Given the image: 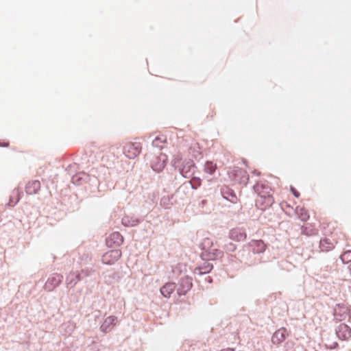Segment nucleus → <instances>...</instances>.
Segmentation results:
<instances>
[{
    "instance_id": "nucleus-1",
    "label": "nucleus",
    "mask_w": 351,
    "mask_h": 351,
    "mask_svg": "<svg viewBox=\"0 0 351 351\" xmlns=\"http://www.w3.org/2000/svg\"><path fill=\"white\" fill-rule=\"evenodd\" d=\"M231 258H234L236 260L245 265H251L255 263V258L254 254L251 252L250 247L243 246L242 249L239 250L234 254H231Z\"/></svg>"
},
{
    "instance_id": "nucleus-2",
    "label": "nucleus",
    "mask_w": 351,
    "mask_h": 351,
    "mask_svg": "<svg viewBox=\"0 0 351 351\" xmlns=\"http://www.w3.org/2000/svg\"><path fill=\"white\" fill-rule=\"evenodd\" d=\"M142 145L140 142H127L123 146V154L130 159L135 158L141 152Z\"/></svg>"
},
{
    "instance_id": "nucleus-3",
    "label": "nucleus",
    "mask_w": 351,
    "mask_h": 351,
    "mask_svg": "<svg viewBox=\"0 0 351 351\" xmlns=\"http://www.w3.org/2000/svg\"><path fill=\"white\" fill-rule=\"evenodd\" d=\"M64 277L58 273H53L48 277L45 285L44 289L47 291H54L62 282Z\"/></svg>"
},
{
    "instance_id": "nucleus-4",
    "label": "nucleus",
    "mask_w": 351,
    "mask_h": 351,
    "mask_svg": "<svg viewBox=\"0 0 351 351\" xmlns=\"http://www.w3.org/2000/svg\"><path fill=\"white\" fill-rule=\"evenodd\" d=\"M253 190L257 193L258 197L267 198V196H273L271 194L272 188L266 180L258 181L253 186Z\"/></svg>"
},
{
    "instance_id": "nucleus-5",
    "label": "nucleus",
    "mask_w": 351,
    "mask_h": 351,
    "mask_svg": "<svg viewBox=\"0 0 351 351\" xmlns=\"http://www.w3.org/2000/svg\"><path fill=\"white\" fill-rule=\"evenodd\" d=\"M193 279L189 276L182 277L177 285V293L179 296L184 295L193 287Z\"/></svg>"
},
{
    "instance_id": "nucleus-6",
    "label": "nucleus",
    "mask_w": 351,
    "mask_h": 351,
    "mask_svg": "<svg viewBox=\"0 0 351 351\" xmlns=\"http://www.w3.org/2000/svg\"><path fill=\"white\" fill-rule=\"evenodd\" d=\"M121 251L119 249L109 250L101 256V262L104 265H112L121 258Z\"/></svg>"
},
{
    "instance_id": "nucleus-7",
    "label": "nucleus",
    "mask_w": 351,
    "mask_h": 351,
    "mask_svg": "<svg viewBox=\"0 0 351 351\" xmlns=\"http://www.w3.org/2000/svg\"><path fill=\"white\" fill-rule=\"evenodd\" d=\"M123 241L124 238L120 232H114L106 239V244L109 248L117 249L123 244Z\"/></svg>"
},
{
    "instance_id": "nucleus-8",
    "label": "nucleus",
    "mask_w": 351,
    "mask_h": 351,
    "mask_svg": "<svg viewBox=\"0 0 351 351\" xmlns=\"http://www.w3.org/2000/svg\"><path fill=\"white\" fill-rule=\"evenodd\" d=\"M223 255V252L218 248L214 247V245L209 250L202 252L201 258L204 261H215L221 258Z\"/></svg>"
},
{
    "instance_id": "nucleus-9",
    "label": "nucleus",
    "mask_w": 351,
    "mask_h": 351,
    "mask_svg": "<svg viewBox=\"0 0 351 351\" xmlns=\"http://www.w3.org/2000/svg\"><path fill=\"white\" fill-rule=\"evenodd\" d=\"M71 181L75 186H80L85 182H91L95 186L101 190V181L98 177H71Z\"/></svg>"
},
{
    "instance_id": "nucleus-10",
    "label": "nucleus",
    "mask_w": 351,
    "mask_h": 351,
    "mask_svg": "<svg viewBox=\"0 0 351 351\" xmlns=\"http://www.w3.org/2000/svg\"><path fill=\"white\" fill-rule=\"evenodd\" d=\"M289 337V332L285 327L276 330L272 335L271 342L273 344L279 345Z\"/></svg>"
},
{
    "instance_id": "nucleus-11",
    "label": "nucleus",
    "mask_w": 351,
    "mask_h": 351,
    "mask_svg": "<svg viewBox=\"0 0 351 351\" xmlns=\"http://www.w3.org/2000/svg\"><path fill=\"white\" fill-rule=\"evenodd\" d=\"M117 321V317L115 315H110L107 317L100 326V331L104 334L110 332L112 328L116 325Z\"/></svg>"
},
{
    "instance_id": "nucleus-12",
    "label": "nucleus",
    "mask_w": 351,
    "mask_h": 351,
    "mask_svg": "<svg viewBox=\"0 0 351 351\" xmlns=\"http://www.w3.org/2000/svg\"><path fill=\"white\" fill-rule=\"evenodd\" d=\"M167 160V155L160 152L158 158H156L155 159L152 160L151 165L152 168L156 173H159L165 167Z\"/></svg>"
},
{
    "instance_id": "nucleus-13",
    "label": "nucleus",
    "mask_w": 351,
    "mask_h": 351,
    "mask_svg": "<svg viewBox=\"0 0 351 351\" xmlns=\"http://www.w3.org/2000/svg\"><path fill=\"white\" fill-rule=\"evenodd\" d=\"M335 334L339 339L347 340L351 337V328L346 324H341L336 328Z\"/></svg>"
},
{
    "instance_id": "nucleus-14",
    "label": "nucleus",
    "mask_w": 351,
    "mask_h": 351,
    "mask_svg": "<svg viewBox=\"0 0 351 351\" xmlns=\"http://www.w3.org/2000/svg\"><path fill=\"white\" fill-rule=\"evenodd\" d=\"M247 247H250L251 252L254 255L263 253L267 248V245L263 240H252L249 243Z\"/></svg>"
},
{
    "instance_id": "nucleus-15",
    "label": "nucleus",
    "mask_w": 351,
    "mask_h": 351,
    "mask_svg": "<svg viewBox=\"0 0 351 351\" xmlns=\"http://www.w3.org/2000/svg\"><path fill=\"white\" fill-rule=\"evenodd\" d=\"M229 237L230 239L237 242L243 241L247 238V234L244 229L236 228L230 231Z\"/></svg>"
},
{
    "instance_id": "nucleus-16",
    "label": "nucleus",
    "mask_w": 351,
    "mask_h": 351,
    "mask_svg": "<svg viewBox=\"0 0 351 351\" xmlns=\"http://www.w3.org/2000/svg\"><path fill=\"white\" fill-rule=\"evenodd\" d=\"M141 221V219L134 215H125L121 219L122 224L125 227L137 226Z\"/></svg>"
},
{
    "instance_id": "nucleus-17",
    "label": "nucleus",
    "mask_w": 351,
    "mask_h": 351,
    "mask_svg": "<svg viewBox=\"0 0 351 351\" xmlns=\"http://www.w3.org/2000/svg\"><path fill=\"white\" fill-rule=\"evenodd\" d=\"M208 261H205L204 263L197 267L194 270L195 275L202 276L211 271L213 269V265Z\"/></svg>"
},
{
    "instance_id": "nucleus-18",
    "label": "nucleus",
    "mask_w": 351,
    "mask_h": 351,
    "mask_svg": "<svg viewBox=\"0 0 351 351\" xmlns=\"http://www.w3.org/2000/svg\"><path fill=\"white\" fill-rule=\"evenodd\" d=\"M80 281H81L80 275H78L77 272L71 271L66 278V287L71 289Z\"/></svg>"
},
{
    "instance_id": "nucleus-19",
    "label": "nucleus",
    "mask_w": 351,
    "mask_h": 351,
    "mask_svg": "<svg viewBox=\"0 0 351 351\" xmlns=\"http://www.w3.org/2000/svg\"><path fill=\"white\" fill-rule=\"evenodd\" d=\"M221 193L222 197L228 201L234 203L236 202L237 197L234 190L229 188L228 186H223L221 189Z\"/></svg>"
},
{
    "instance_id": "nucleus-20",
    "label": "nucleus",
    "mask_w": 351,
    "mask_h": 351,
    "mask_svg": "<svg viewBox=\"0 0 351 351\" xmlns=\"http://www.w3.org/2000/svg\"><path fill=\"white\" fill-rule=\"evenodd\" d=\"M274 203V198L273 196H267V197L265 199L259 197L256 200V206L258 208L263 210L267 207H271Z\"/></svg>"
},
{
    "instance_id": "nucleus-21",
    "label": "nucleus",
    "mask_w": 351,
    "mask_h": 351,
    "mask_svg": "<svg viewBox=\"0 0 351 351\" xmlns=\"http://www.w3.org/2000/svg\"><path fill=\"white\" fill-rule=\"evenodd\" d=\"M40 189V182L35 180L28 182L25 185V192L28 195H34L38 193Z\"/></svg>"
},
{
    "instance_id": "nucleus-22",
    "label": "nucleus",
    "mask_w": 351,
    "mask_h": 351,
    "mask_svg": "<svg viewBox=\"0 0 351 351\" xmlns=\"http://www.w3.org/2000/svg\"><path fill=\"white\" fill-rule=\"evenodd\" d=\"M21 192L19 191V189H14L12 191V193L9 197V201L5 204V206L6 207H14V206H16L17 204V203L21 199Z\"/></svg>"
},
{
    "instance_id": "nucleus-23",
    "label": "nucleus",
    "mask_w": 351,
    "mask_h": 351,
    "mask_svg": "<svg viewBox=\"0 0 351 351\" xmlns=\"http://www.w3.org/2000/svg\"><path fill=\"white\" fill-rule=\"evenodd\" d=\"M177 285L174 282H168L164 285L160 289V292L165 298H169L176 289Z\"/></svg>"
},
{
    "instance_id": "nucleus-24",
    "label": "nucleus",
    "mask_w": 351,
    "mask_h": 351,
    "mask_svg": "<svg viewBox=\"0 0 351 351\" xmlns=\"http://www.w3.org/2000/svg\"><path fill=\"white\" fill-rule=\"evenodd\" d=\"M335 308L333 315L337 319L342 320L347 315V308L343 304H337Z\"/></svg>"
},
{
    "instance_id": "nucleus-25",
    "label": "nucleus",
    "mask_w": 351,
    "mask_h": 351,
    "mask_svg": "<svg viewBox=\"0 0 351 351\" xmlns=\"http://www.w3.org/2000/svg\"><path fill=\"white\" fill-rule=\"evenodd\" d=\"M212 202L206 199H202L198 202L197 207L204 213H210L212 210Z\"/></svg>"
},
{
    "instance_id": "nucleus-26",
    "label": "nucleus",
    "mask_w": 351,
    "mask_h": 351,
    "mask_svg": "<svg viewBox=\"0 0 351 351\" xmlns=\"http://www.w3.org/2000/svg\"><path fill=\"white\" fill-rule=\"evenodd\" d=\"M174 197V195L163 196L160 199V204L162 207L165 209L170 208L175 203L173 200Z\"/></svg>"
},
{
    "instance_id": "nucleus-27",
    "label": "nucleus",
    "mask_w": 351,
    "mask_h": 351,
    "mask_svg": "<svg viewBox=\"0 0 351 351\" xmlns=\"http://www.w3.org/2000/svg\"><path fill=\"white\" fill-rule=\"evenodd\" d=\"M295 213L298 215L299 219L302 221H306L309 219V214L308 210L304 207L297 206Z\"/></svg>"
},
{
    "instance_id": "nucleus-28",
    "label": "nucleus",
    "mask_w": 351,
    "mask_h": 351,
    "mask_svg": "<svg viewBox=\"0 0 351 351\" xmlns=\"http://www.w3.org/2000/svg\"><path fill=\"white\" fill-rule=\"evenodd\" d=\"M184 178H189V177H184ZM191 179L188 182L184 183V185L189 184L193 189H198L202 184V180L200 177H191Z\"/></svg>"
},
{
    "instance_id": "nucleus-29",
    "label": "nucleus",
    "mask_w": 351,
    "mask_h": 351,
    "mask_svg": "<svg viewBox=\"0 0 351 351\" xmlns=\"http://www.w3.org/2000/svg\"><path fill=\"white\" fill-rule=\"evenodd\" d=\"M319 247L322 251H329L334 247V245L329 239L324 238L319 241Z\"/></svg>"
},
{
    "instance_id": "nucleus-30",
    "label": "nucleus",
    "mask_w": 351,
    "mask_h": 351,
    "mask_svg": "<svg viewBox=\"0 0 351 351\" xmlns=\"http://www.w3.org/2000/svg\"><path fill=\"white\" fill-rule=\"evenodd\" d=\"M213 245V241L210 239L205 238L199 244V248L202 252H204L206 250H209Z\"/></svg>"
},
{
    "instance_id": "nucleus-31",
    "label": "nucleus",
    "mask_w": 351,
    "mask_h": 351,
    "mask_svg": "<svg viewBox=\"0 0 351 351\" xmlns=\"http://www.w3.org/2000/svg\"><path fill=\"white\" fill-rule=\"evenodd\" d=\"M167 137L164 135L157 136L153 141L152 144L155 147H162V144L166 143Z\"/></svg>"
},
{
    "instance_id": "nucleus-32",
    "label": "nucleus",
    "mask_w": 351,
    "mask_h": 351,
    "mask_svg": "<svg viewBox=\"0 0 351 351\" xmlns=\"http://www.w3.org/2000/svg\"><path fill=\"white\" fill-rule=\"evenodd\" d=\"M76 272L78 275H80V280H82L84 278L90 276L94 272V270L92 268L86 267L82 269L80 272Z\"/></svg>"
},
{
    "instance_id": "nucleus-33",
    "label": "nucleus",
    "mask_w": 351,
    "mask_h": 351,
    "mask_svg": "<svg viewBox=\"0 0 351 351\" xmlns=\"http://www.w3.org/2000/svg\"><path fill=\"white\" fill-rule=\"evenodd\" d=\"M216 169V165L212 162H207L205 164V172L208 174L214 173Z\"/></svg>"
},
{
    "instance_id": "nucleus-34",
    "label": "nucleus",
    "mask_w": 351,
    "mask_h": 351,
    "mask_svg": "<svg viewBox=\"0 0 351 351\" xmlns=\"http://www.w3.org/2000/svg\"><path fill=\"white\" fill-rule=\"evenodd\" d=\"M237 247L236 244L229 242L223 245V249L227 254L232 253L236 251Z\"/></svg>"
},
{
    "instance_id": "nucleus-35",
    "label": "nucleus",
    "mask_w": 351,
    "mask_h": 351,
    "mask_svg": "<svg viewBox=\"0 0 351 351\" xmlns=\"http://www.w3.org/2000/svg\"><path fill=\"white\" fill-rule=\"evenodd\" d=\"M194 165L192 161H189L186 162V165L184 166L182 169H180V173L184 176V174H186L189 173L191 168L193 167Z\"/></svg>"
},
{
    "instance_id": "nucleus-36",
    "label": "nucleus",
    "mask_w": 351,
    "mask_h": 351,
    "mask_svg": "<svg viewBox=\"0 0 351 351\" xmlns=\"http://www.w3.org/2000/svg\"><path fill=\"white\" fill-rule=\"evenodd\" d=\"M290 191L293 195L295 197H299L300 195V192L293 186H290Z\"/></svg>"
},
{
    "instance_id": "nucleus-37",
    "label": "nucleus",
    "mask_w": 351,
    "mask_h": 351,
    "mask_svg": "<svg viewBox=\"0 0 351 351\" xmlns=\"http://www.w3.org/2000/svg\"><path fill=\"white\" fill-rule=\"evenodd\" d=\"M91 260V256L88 254H84L82 256V261L88 263Z\"/></svg>"
},
{
    "instance_id": "nucleus-38",
    "label": "nucleus",
    "mask_w": 351,
    "mask_h": 351,
    "mask_svg": "<svg viewBox=\"0 0 351 351\" xmlns=\"http://www.w3.org/2000/svg\"><path fill=\"white\" fill-rule=\"evenodd\" d=\"M204 280H205V281L208 282L210 284L212 283L213 281V278L209 276L205 277Z\"/></svg>"
},
{
    "instance_id": "nucleus-39",
    "label": "nucleus",
    "mask_w": 351,
    "mask_h": 351,
    "mask_svg": "<svg viewBox=\"0 0 351 351\" xmlns=\"http://www.w3.org/2000/svg\"><path fill=\"white\" fill-rule=\"evenodd\" d=\"M302 233L303 234H306V235H308L309 233L308 232V230L306 228H304V226L302 227Z\"/></svg>"
},
{
    "instance_id": "nucleus-40",
    "label": "nucleus",
    "mask_w": 351,
    "mask_h": 351,
    "mask_svg": "<svg viewBox=\"0 0 351 351\" xmlns=\"http://www.w3.org/2000/svg\"><path fill=\"white\" fill-rule=\"evenodd\" d=\"M347 269L350 274V276L351 277V263L348 265V266L347 267Z\"/></svg>"
},
{
    "instance_id": "nucleus-41",
    "label": "nucleus",
    "mask_w": 351,
    "mask_h": 351,
    "mask_svg": "<svg viewBox=\"0 0 351 351\" xmlns=\"http://www.w3.org/2000/svg\"><path fill=\"white\" fill-rule=\"evenodd\" d=\"M201 155H202V152H198V154H195V157L201 156Z\"/></svg>"
},
{
    "instance_id": "nucleus-42",
    "label": "nucleus",
    "mask_w": 351,
    "mask_h": 351,
    "mask_svg": "<svg viewBox=\"0 0 351 351\" xmlns=\"http://www.w3.org/2000/svg\"><path fill=\"white\" fill-rule=\"evenodd\" d=\"M253 173H254V174H260V172H257V173H256V171H254V172H253Z\"/></svg>"
},
{
    "instance_id": "nucleus-43",
    "label": "nucleus",
    "mask_w": 351,
    "mask_h": 351,
    "mask_svg": "<svg viewBox=\"0 0 351 351\" xmlns=\"http://www.w3.org/2000/svg\"><path fill=\"white\" fill-rule=\"evenodd\" d=\"M245 178H247V180H249V178H250V177H249V176H247V177H245Z\"/></svg>"
},
{
    "instance_id": "nucleus-44",
    "label": "nucleus",
    "mask_w": 351,
    "mask_h": 351,
    "mask_svg": "<svg viewBox=\"0 0 351 351\" xmlns=\"http://www.w3.org/2000/svg\"><path fill=\"white\" fill-rule=\"evenodd\" d=\"M303 351H307V350H306V349H304V350H303Z\"/></svg>"
}]
</instances>
